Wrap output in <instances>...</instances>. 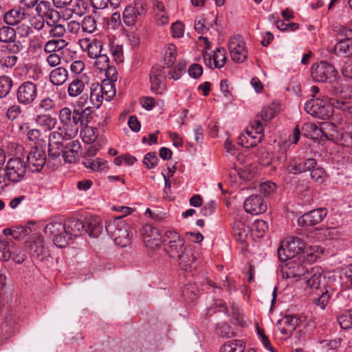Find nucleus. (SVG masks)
I'll list each match as a JSON object with an SVG mask.
<instances>
[{
  "mask_svg": "<svg viewBox=\"0 0 352 352\" xmlns=\"http://www.w3.org/2000/svg\"><path fill=\"white\" fill-rule=\"evenodd\" d=\"M28 17V13L21 7L14 8L3 15V21L8 25H16Z\"/></svg>",
  "mask_w": 352,
  "mask_h": 352,
  "instance_id": "4be33fe9",
  "label": "nucleus"
},
{
  "mask_svg": "<svg viewBox=\"0 0 352 352\" xmlns=\"http://www.w3.org/2000/svg\"><path fill=\"white\" fill-rule=\"evenodd\" d=\"M105 229L118 245L126 247L129 244L132 232L129 230V226L122 219V217H116L107 221Z\"/></svg>",
  "mask_w": 352,
  "mask_h": 352,
  "instance_id": "20e7f679",
  "label": "nucleus"
},
{
  "mask_svg": "<svg viewBox=\"0 0 352 352\" xmlns=\"http://www.w3.org/2000/svg\"><path fill=\"white\" fill-rule=\"evenodd\" d=\"M327 211L324 208L311 210L305 213L298 219V224L301 227L313 226L320 223L327 216Z\"/></svg>",
  "mask_w": 352,
  "mask_h": 352,
  "instance_id": "f8f14e48",
  "label": "nucleus"
},
{
  "mask_svg": "<svg viewBox=\"0 0 352 352\" xmlns=\"http://www.w3.org/2000/svg\"><path fill=\"white\" fill-rule=\"evenodd\" d=\"M329 102L330 105L332 107V113L333 112V108L339 109L343 112H349L352 107V104L349 100L342 98H331L329 100Z\"/></svg>",
  "mask_w": 352,
  "mask_h": 352,
  "instance_id": "37998d69",
  "label": "nucleus"
},
{
  "mask_svg": "<svg viewBox=\"0 0 352 352\" xmlns=\"http://www.w3.org/2000/svg\"><path fill=\"white\" fill-rule=\"evenodd\" d=\"M85 232H88L90 236L98 237L103 230V226L101 220L98 217H90L85 219Z\"/></svg>",
  "mask_w": 352,
  "mask_h": 352,
  "instance_id": "393cba45",
  "label": "nucleus"
},
{
  "mask_svg": "<svg viewBox=\"0 0 352 352\" xmlns=\"http://www.w3.org/2000/svg\"><path fill=\"white\" fill-rule=\"evenodd\" d=\"M22 109L19 104H13L9 107L7 110L6 115L7 118L10 120H14L16 119L19 116L21 113Z\"/></svg>",
  "mask_w": 352,
  "mask_h": 352,
  "instance_id": "774afa93",
  "label": "nucleus"
},
{
  "mask_svg": "<svg viewBox=\"0 0 352 352\" xmlns=\"http://www.w3.org/2000/svg\"><path fill=\"white\" fill-rule=\"evenodd\" d=\"M148 6L146 0H135L127 6L122 12V20L128 27H133L140 22L146 15Z\"/></svg>",
  "mask_w": 352,
  "mask_h": 352,
  "instance_id": "423d86ee",
  "label": "nucleus"
},
{
  "mask_svg": "<svg viewBox=\"0 0 352 352\" xmlns=\"http://www.w3.org/2000/svg\"><path fill=\"white\" fill-rule=\"evenodd\" d=\"M159 159L157 156L156 153H146L143 159V164L148 169L154 168L158 164Z\"/></svg>",
  "mask_w": 352,
  "mask_h": 352,
  "instance_id": "5fc2aeb1",
  "label": "nucleus"
},
{
  "mask_svg": "<svg viewBox=\"0 0 352 352\" xmlns=\"http://www.w3.org/2000/svg\"><path fill=\"white\" fill-rule=\"evenodd\" d=\"M35 123L46 131H51L56 126L57 121L50 114H39L35 118Z\"/></svg>",
  "mask_w": 352,
  "mask_h": 352,
  "instance_id": "2f4dec72",
  "label": "nucleus"
},
{
  "mask_svg": "<svg viewBox=\"0 0 352 352\" xmlns=\"http://www.w3.org/2000/svg\"><path fill=\"white\" fill-rule=\"evenodd\" d=\"M91 112L90 107L85 109H75L73 111L69 107L62 108L58 113V118L62 126L56 131L64 134L72 139L74 138L78 132L79 126L87 125V116Z\"/></svg>",
  "mask_w": 352,
  "mask_h": 352,
  "instance_id": "f03ea898",
  "label": "nucleus"
},
{
  "mask_svg": "<svg viewBox=\"0 0 352 352\" xmlns=\"http://www.w3.org/2000/svg\"><path fill=\"white\" fill-rule=\"evenodd\" d=\"M0 254L3 261H8L12 258L15 263L20 264L25 259V254L23 250L13 243H8L3 250H0Z\"/></svg>",
  "mask_w": 352,
  "mask_h": 352,
  "instance_id": "4468645a",
  "label": "nucleus"
},
{
  "mask_svg": "<svg viewBox=\"0 0 352 352\" xmlns=\"http://www.w3.org/2000/svg\"><path fill=\"white\" fill-rule=\"evenodd\" d=\"M245 345L241 340H232L221 347V352H243Z\"/></svg>",
  "mask_w": 352,
  "mask_h": 352,
  "instance_id": "4c0bfd02",
  "label": "nucleus"
},
{
  "mask_svg": "<svg viewBox=\"0 0 352 352\" xmlns=\"http://www.w3.org/2000/svg\"><path fill=\"white\" fill-rule=\"evenodd\" d=\"M67 44L68 43L63 38L55 39L54 38L45 43L44 50L49 53L54 52L63 49Z\"/></svg>",
  "mask_w": 352,
  "mask_h": 352,
  "instance_id": "58836bf2",
  "label": "nucleus"
},
{
  "mask_svg": "<svg viewBox=\"0 0 352 352\" xmlns=\"http://www.w3.org/2000/svg\"><path fill=\"white\" fill-rule=\"evenodd\" d=\"M32 232L29 226H21L14 229V239L21 240Z\"/></svg>",
  "mask_w": 352,
  "mask_h": 352,
  "instance_id": "13d9d810",
  "label": "nucleus"
},
{
  "mask_svg": "<svg viewBox=\"0 0 352 352\" xmlns=\"http://www.w3.org/2000/svg\"><path fill=\"white\" fill-rule=\"evenodd\" d=\"M232 232L234 236L237 241L243 243L246 241L248 236L250 228L245 223L241 217L236 216L232 223Z\"/></svg>",
  "mask_w": 352,
  "mask_h": 352,
  "instance_id": "5701e85b",
  "label": "nucleus"
},
{
  "mask_svg": "<svg viewBox=\"0 0 352 352\" xmlns=\"http://www.w3.org/2000/svg\"><path fill=\"white\" fill-rule=\"evenodd\" d=\"M79 44L84 52H87L89 58L94 59L102 52V43L100 41L89 38L79 40Z\"/></svg>",
  "mask_w": 352,
  "mask_h": 352,
  "instance_id": "6ab92c4d",
  "label": "nucleus"
},
{
  "mask_svg": "<svg viewBox=\"0 0 352 352\" xmlns=\"http://www.w3.org/2000/svg\"><path fill=\"white\" fill-rule=\"evenodd\" d=\"M44 232L53 236L54 244L58 248H64L67 245V235L65 234V221L53 219L45 225Z\"/></svg>",
  "mask_w": 352,
  "mask_h": 352,
  "instance_id": "1a4fd4ad",
  "label": "nucleus"
},
{
  "mask_svg": "<svg viewBox=\"0 0 352 352\" xmlns=\"http://www.w3.org/2000/svg\"><path fill=\"white\" fill-rule=\"evenodd\" d=\"M303 258L309 262H315L320 258L319 248L317 246H309L305 245V249L302 251Z\"/></svg>",
  "mask_w": 352,
  "mask_h": 352,
  "instance_id": "de8ad7c7",
  "label": "nucleus"
},
{
  "mask_svg": "<svg viewBox=\"0 0 352 352\" xmlns=\"http://www.w3.org/2000/svg\"><path fill=\"white\" fill-rule=\"evenodd\" d=\"M260 192L264 196H268L274 193L276 189V185L272 182H265L260 185Z\"/></svg>",
  "mask_w": 352,
  "mask_h": 352,
  "instance_id": "680f3d73",
  "label": "nucleus"
},
{
  "mask_svg": "<svg viewBox=\"0 0 352 352\" xmlns=\"http://www.w3.org/2000/svg\"><path fill=\"white\" fill-rule=\"evenodd\" d=\"M29 249L30 254L38 259L42 260L46 254L43 241L41 239H37L32 242L29 245Z\"/></svg>",
  "mask_w": 352,
  "mask_h": 352,
  "instance_id": "f704fd0d",
  "label": "nucleus"
},
{
  "mask_svg": "<svg viewBox=\"0 0 352 352\" xmlns=\"http://www.w3.org/2000/svg\"><path fill=\"white\" fill-rule=\"evenodd\" d=\"M80 23L82 32L91 34L96 30V21L91 15L85 16Z\"/></svg>",
  "mask_w": 352,
  "mask_h": 352,
  "instance_id": "a19ab883",
  "label": "nucleus"
},
{
  "mask_svg": "<svg viewBox=\"0 0 352 352\" xmlns=\"http://www.w3.org/2000/svg\"><path fill=\"white\" fill-rule=\"evenodd\" d=\"M36 12L39 17H45L47 19H52L57 12L52 7L51 3L48 1H37L36 4Z\"/></svg>",
  "mask_w": 352,
  "mask_h": 352,
  "instance_id": "bb28decb",
  "label": "nucleus"
},
{
  "mask_svg": "<svg viewBox=\"0 0 352 352\" xmlns=\"http://www.w3.org/2000/svg\"><path fill=\"white\" fill-rule=\"evenodd\" d=\"M166 78L164 69L161 66L153 67L150 73L151 90L156 94L161 93Z\"/></svg>",
  "mask_w": 352,
  "mask_h": 352,
  "instance_id": "a211bd4d",
  "label": "nucleus"
},
{
  "mask_svg": "<svg viewBox=\"0 0 352 352\" xmlns=\"http://www.w3.org/2000/svg\"><path fill=\"white\" fill-rule=\"evenodd\" d=\"M285 272L288 278H301L310 274L309 268L296 260L286 263Z\"/></svg>",
  "mask_w": 352,
  "mask_h": 352,
  "instance_id": "aec40b11",
  "label": "nucleus"
},
{
  "mask_svg": "<svg viewBox=\"0 0 352 352\" xmlns=\"http://www.w3.org/2000/svg\"><path fill=\"white\" fill-rule=\"evenodd\" d=\"M331 91L333 94L340 96L342 99L349 100L352 98V85L342 84L340 80H338L331 87Z\"/></svg>",
  "mask_w": 352,
  "mask_h": 352,
  "instance_id": "c85d7f7f",
  "label": "nucleus"
},
{
  "mask_svg": "<svg viewBox=\"0 0 352 352\" xmlns=\"http://www.w3.org/2000/svg\"><path fill=\"white\" fill-rule=\"evenodd\" d=\"M142 235L146 245L157 246L162 241L165 252L177 261L182 270H188L195 261L192 248L185 245L184 239L175 230H166L162 237L157 228L146 225L142 228Z\"/></svg>",
  "mask_w": 352,
  "mask_h": 352,
  "instance_id": "f257e3e1",
  "label": "nucleus"
},
{
  "mask_svg": "<svg viewBox=\"0 0 352 352\" xmlns=\"http://www.w3.org/2000/svg\"><path fill=\"white\" fill-rule=\"evenodd\" d=\"M27 171L26 162L20 157L9 159L2 170L1 193L8 188L21 182Z\"/></svg>",
  "mask_w": 352,
  "mask_h": 352,
  "instance_id": "7ed1b4c3",
  "label": "nucleus"
},
{
  "mask_svg": "<svg viewBox=\"0 0 352 352\" xmlns=\"http://www.w3.org/2000/svg\"><path fill=\"white\" fill-rule=\"evenodd\" d=\"M164 61L165 65L169 67H171L176 58L175 56V46L174 45H170L164 51Z\"/></svg>",
  "mask_w": 352,
  "mask_h": 352,
  "instance_id": "864d4df0",
  "label": "nucleus"
},
{
  "mask_svg": "<svg viewBox=\"0 0 352 352\" xmlns=\"http://www.w3.org/2000/svg\"><path fill=\"white\" fill-rule=\"evenodd\" d=\"M84 166L91 170L92 171H101L107 168V162L102 160L100 158H96L95 160L91 159H86L83 161Z\"/></svg>",
  "mask_w": 352,
  "mask_h": 352,
  "instance_id": "79ce46f5",
  "label": "nucleus"
},
{
  "mask_svg": "<svg viewBox=\"0 0 352 352\" xmlns=\"http://www.w3.org/2000/svg\"><path fill=\"white\" fill-rule=\"evenodd\" d=\"M305 111L314 117L322 120H328L332 116V107L330 102L316 98H312L305 104Z\"/></svg>",
  "mask_w": 352,
  "mask_h": 352,
  "instance_id": "6e6552de",
  "label": "nucleus"
},
{
  "mask_svg": "<svg viewBox=\"0 0 352 352\" xmlns=\"http://www.w3.org/2000/svg\"><path fill=\"white\" fill-rule=\"evenodd\" d=\"M38 85L32 81H25L18 87L16 99L19 104L32 106L38 98Z\"/></svg>",
  "mask_w": 352,
  "mask_h": 352,
  "instance_id": "0eeeda50",
  "label": "nucleus"
},
{
  "mask_svg": "<svg viewBox=\"0 0 352 352\" xmlns=\"http://www.w3.org/2000/svg\"><path fill=\"white\" fill-rule=\"evenodd\" d=\"M306 279L307 285L310 288L318 289L321 282V275L314 274L309 276V274L307 275L305 278Z\"/></svg>",
  "mask_w": 352,
  "mask_h": 352,
  "instance_id": "0e129e2a",
  "label": "nucleus"
},
{
  "mask_svg": "<svg viewBox=\"0 0 352 352\" xmlns=\"http://www.w3.org/2000/svg\"><path fill=\"white\" fill-rule=\"evenodd\" d=\"M65 232L67 235V243L72 236H77L85 232V224L84 222L76 219H72L65 221Z\"/></svg>",
  "mask_w": 352,
  "mask_h": 352,
  "instance_id": "412c9836",
  "label": "nucleus"
},
{
  "mask_svg": "<svg viewBox=\"0 0 352 352\" xmlns=\"http://www.w3.org/2000/svg\"><path fill=\"white\" fill-rule=\"evenodd\" d=\"M311 76L317 82L328 83L331 87L340 80L335 67L327 61L314 63L311 67Z\"/></svg>",
  "mask_w": 352,
  "mask_h": 352,
  "instance_id": "39448f33",
  "label": "nucleus"
},
{
  "mask_svg": "<svg viewBox=\"0 0 352 352\" xmlns=\"http://www.w3.org/2000/svg\"><path fill=\"white\" fill-rule=\"evenodd\" d=\"M279 111L278 104L272 103L271 105L264 107L258 115L262 121L267 122L273 119Z\"/></svg>",
  "mask_w": 352,
  "mask_h": 352,
  "instance_id": "473e14b6",
  "label": "nucleus"
},
{
  "mask_svg": "<svg viewBox=\"0 0 352 352\" xmlns=\"http://www.w3.org/2000/svg\"><path fill=\"white\" fill-rule=\"evenodd\" d=\"M90 89V101L96 108H99L102 104V100H104L101 91L99 90V83H92Z\"/></svg>",
  "mask_w": 352,
  "mask_h": 352,
  "instance_id": "c9c22d12",
  "label": "nucleus"
},
{
  "mask_svg": "<svg viewBox=\"0 0 352 352\" xmlns=\"http://www.w3.org/2000/svg\"><path fill=\"white\" fill-rule=\"evenodd\" d=\"M334 30L337 35L340 36L338 41H352V28L344 25H337Z\"/></svg>",
  "mask_w": 352,
  "mask_h": 352,
  "instance_id": "3c124183",
  "label": "nucleus"
},
{
  "mask_svg": "<svg viewBox=\"0 0 352 352\" xmlns=\"http://www.w3.org/2000/svg\"><path fill=\"white\" fill-rule=\"evenodd\" d=\"M111 53L113 57V59L117 63H122L124 60L123 58V50L122 45H112L111 46Z\"/></svg>",
  "mask_w": 352,
  "mask_h": 352,
  "instance_id": "69168bd1",
  "label": "nucleus"
},
{
  "mask_svg": "<svg viewBox=\"0 0 352 352\" xmlns=\"http://www.w3.org/2000/svg\"><path fill=\"white\" fill-rule=\"evenodd\" d=\"M99 90L107 101H110L116 93L115 84L111 80H103L101 84L99 83Z\"/></svg>",
  "mask_w": 352,
  "mask_h": 352,
  "instance_id": "72a5a7b5",
  "label": "nucleus"
},
{
  "mask_svg": "<svg viewBox=\"0 0 352 352\" xmlns=\"http://www.w3.org/2000/svg\"><path fill=\"white\" fill-rule=\"evenodd\" d=\"M46 154L43 149L34 147L27 157V163L32 172H40L45 164Z\"/></svg>",
  "mask_w": 352,
  "mask_h": 352,
  "instance_id": "ddd939ff",
  "label": "nucleus"
},
{
  "mask_svg": "<svg viewBox=\"0 0 352 352\" xmlns=\"http://www.w3.org/2000/svg\"><path fill=\"white\" fill-rule=\"evenodd\" d=\"M298 320V318L294 316H286L278 324L285 325L289 329L291 327V330L294 331L297 326Z\"/></svg>",
  "mask_w": 352,
  "mask_h": 352,
  "instance_id": "bf43d9fd",
  "label": "nucleus"
},
{
  "mask_svg": "<svg viewBox=\"0 0 352 352\" xmlns=\"http://www.w3.org/2000/svg\"><path fill=\"white\" fill-rule=\"evenodd\" d=\"M317 166V162L314 158H308L302 161L300 158L294 157L289 161L287 170L292 174H300L311 170Z\"/></svg>",
  "mask_w": 352,
  "mask_h": 352,
  "instance_id": "dca6fc26",
  "label": "nucleus"
},
{
  "mask_svg": "<svg viewBox=\"0 0 352 352\" xmlns=\"http://www.w3.org/2000/svg\"><path fill=\"white\" fill-rule=\"evenodd\" d=\"M204 63L210 69L222 68L226 62V50L223 47H217L213 55L205 51L203 53Z\"/></svg>",
  "mask_w": 352,
  "mask_h": 352,
  "instance_id": "2eb2a0df",
  "label": "nucleus"
},
{
  "mask_svg": "<svg viewBox=\"0 0 352 352\" xmlns=\"http://www.w3.org/2000/svg\"><path fill=\"white\" fill-rule=\"evenodd\" d=\"M85 89L83 81L79 78H75L71 81L67 87V93L69 97L76 98L80 96Z\"/></svg>",
  "mask_w": 352,
  "mask_h": 352,
  "instance_id": "e433bc0d",
  "label": "nucleus"
},
{
  "mask_svg": "<svg viewBox=\"0 0 352 352\" xmlns=\"http://www.w3.org/2000/svg\"><path fill=\"white\" fill-rule=\"evenodd\" d=\"M172 36L174 38H181L184 33V25L180 21L173 23L171 26Z\"/></svg>",
  "mask_w": 352,
  "mask_h": 352,
  "instance_id": "338daca9",
  "label": "nucleus"
},
{
  "mask_svg": "<svg viewBox=\"0 0 352 352\" xmlns=\"http://www.w3.org/2000/svg\"><path fill=\"white\" fill-rule=\"evenodd\" d=\"M278 256L281 262H289L294 258L289 249L287 247L285 248L283 244L278 250Z\"/></svg>",
  "mask_w": 352,
  "mask_h": 352,
  "instance_id": "e2e57ef3",
  "label": "nucleus"
},
{
  "mask_svg": "<svg viewBox=\"0 0 352 352\" xmlns=\"http://www.w3.org/2000/svg\"><path fill=\"white\" fill-rule=\"evenodd\" d=\"M230 54L233 61L243 63L248 57L245 43L240 36L232 37L228 43Z\"/></svg>",
  "mask_w": 352,
  "mask_h": 352,
  "instance_id": "9b49d317",
  "label": "nucleus"
},
{
  "mask_svg": "<svg viewBox=\"0 0 352 352\" xmlns=\"http://www.w3.org/2000/svg\"><path fill=\"white\" fill-rule=\"evenodd\" d=\"M49 79L50 82L55 86L62 85L68 79V71L63 67H58L51 71Z\"/></svg>",
  "mask_w": 352,
  "mask_h": 352,
  "instance_id": "cd10ccee",
  "label": "nucleus"
},
{
  "mask_svg": "<svg viewBox=\"0 0 352 352\" xmlns=\"http://www.w3.org/2000/svg\"><path fill=\"white\" fill-rule=\"evenodd\" d=\"M335 50L346 56H352V41H338Z\"/></svg>",
  "mask_w": 352,
  "mask_h": 352,
  "instance_id": "8fccbe9b",
  "label": "nucleus"
},
{
  "mask_svg": "<svg viewBox=\"0 0 352 352\" xmlns=\"http://www.w3.org/2000/svg\"><path fill=\"white\" fill-rule=\"evenodd\" d=\"M215 333L217 336L222 338H232L235 336V333L232 327L227 323H221L217 324Z\"/></svg>",
  "mask_w": 352,
  "mask_h": 352,
  "instance_id": "09e8293b",
  "label": "nucleus"
},
{
  "mask_svg": "<svg viewBox=\"0 0 352 352\" xmlns=\"http://www.w3.org/2000/svg\"><path fill=\"white\" fill-rule=\"evenodd\" d=\"M94 59L96 60L94 62L95 66L101 72H102L104 69H107L109 65V57L107 54H102V52Z\"/></svg>",
  "mask_w": 352,
  "mask_h": 352,
  "instance_id": "4d7b16f0",
  "label": "nucleus"
},
{
  "mask_svg": "<svg viewBox=\"0 0 352 352\" xmlns=\"http://www.w3.org/2000/svg\"><path fill=\"white\" fill-rule=\"evenodd\" d=\"M243 208L248 213L256 215L266 211L267 204L261 196L252 195L245 199Z\"/></svg>",
  "mask_w": 352,
  "mask_h": 352,
  "instance_id": "f3484780",
  "label": "nucleus"
},
{
  "mask_svg": "<svg viewBox=\"0 0 352 352\" xmlns=\"http://www.w3.org/2000/svg\"><path fill=\"white\" fill-rule=\"evenodd\" d=\"M12 85L11 78L4 75L0 76V98H5L10 92Z\"/></svg>",
  "mask_w": 352,
  "mask_h": 352,
  "instance_id": "49530a36",
  "label": "nucleus"
},
{
  "mask_svg": "<svg viewBox=\"0 0 352 352\" xmlns=\"http://www.w3.org/2000/svg\"><path fill=\"white\" fill-rule=\"evenodd\" d=\"M72 140L64 134L53 131L50 132L48 137V154L52 159H56L63 155V142Z\"/></svg>",
  "mask_w": 352,
  "mask_h": 352,
  "instance_id": "9d476101",
  "label": "nucleus"
},
{
  "mask_svg": "<svg viewBox=\"0 0 352 352\" xmlns=\"http://www.w3.org/2000/svg\"><path fill=\"white\" fill-rule=\"evenodd\" d=\"M311 177L318 184H322L325 181L326 173L324 170L321 167H315L310 170Z\"/></svg>",
  "mask_w": 352,
  "mask_h": 352,
  "instance_id": "6e6d98bb",
  "label": "nucleus"
},
{
  "mask_svg": "<svg viewBox=\"0 0 352 352\" xmlns=\"http://www.w3.org/2000/svg\"><path fill=\"white\" fill-rule=\"evenodd\" d=\"M254 133V131L247 130L246 134L240 137L239 144L247 148L256 146L261 141L263 135Z\"/></svg>",
  "mask_w": 352,
  "mask_h": 352,
  "instance_id": "c756f323",
  "label": "nucleus"
},
{
  "mask_svg": "<svg viewBox=\"0 0 352 352\" xmlns=\"http://www.w3.org/2000/svg\"><path fill=\"white\" fill-rule=\"evenodd\" d=\"M16 38V30L9 26L0 28V41L2 43L14 42Z\"/></svg>",
  "mask_w": 352,
  "mask_h": 352,
  "instance_id": "c03bdc74",
  "label": "nucleus"
},
{
  "mask_svg": "<svg viewBox=\"0 0 352 352\" xmlns=\"http://www.w3.org/2000/svg\"><path fill=\"white\" fill-rule=\"evenodd\" d=\"M285 247L289 249L294 257L299 254H302L305 249V243L302 239L294 236L291 237L286 242Z\"/></svg>",
  "mask_w": 352,
  "mask_h": 352,
  "instance_id": "7c9ffc66",
  "label": "nucleus"
},
{
  "mask_svg": "<svg viewBox=\"0 0 352 352\" xmlns=\"http://www.w3.org/2000/svg\"><path fill=\"white\" fill-rule=\"evenodd\" d=\"M80 144L78 140H74L68 143L63 148V157L65 162L72 164L76 161V157L80 149Z\"/></svg>",
  "mask_w": 352,
  "mask_h": 352,
  "instance_id": "b1692460",
  "label": "nucleus"
},
{
  "mask_svg": "<svg viewBox=\"0 0 352 352\" xmlns=\"http://www.w3.org/2000/svg\"><path fill=\"white\" fill-rule=\"evenodd\" d=\"M56 107V101L50 97H45L41 100L38 107L45 111H50Z\"/></svg>",
  "mask_w": 352,
  "mask_h": 352,
  "instance_id": "052dcab7",
  "label": "nucleus"
},
{
  "mask_svg": "<svg viewBox=\"0 0 352 352\" xmlns=\"http://www.w3.org/2000/svg\"><path fill=\"white\" fill-rule=\"evenodd\" d=\"M340 327L343 329L352 328V309L347 311L338 318Z\"/></svg>",
  "mask_w": 352,
  "mask_h": 352,
  "instance_id": "603ef678",
  "label": "nucleus"
},
{
  "mask_svg": "<svg viewBox=\"0 0 352 352\" xmlns=\"http://www.w3.org/2000/svg\"><path fill=\"white\" fill-rule=\"evenodd\" d=\"M339 292H336L331 286L324 287L318 298L314 299L315 304L321 309H324L329 302L330 299L334 296H338Z\"/></svg>",
  "mask_w": 352,
  "mask_h": 352,
  "instance_id": "a878e982",
  "label": "nucleus"
},
{
  "mask_svg": "<svg viewBox=\"0 0 352 352\" xmlns=\"http://www.w3.org/2000/svg\"><path fill=\"white\" fill-rule=\"evenodd\" d=\"M17 56L6 50H1L0 53V66L2 67H12L17 61Z\"/></svg>",
  "mask_w": 352,
  "mask_h": 352,
  "instance_id": "ea45409f",
  "label": "nucleus"
},
{
  "mask_svg": "<svg viewBox=\"0 0 352 352\" xmlns=\"http://www.w3.org/2000/svg\"><path fill=\"white\" fill-rule=\"evenodd\" d=\"M46 23L50 28L49 34L52 38L62 37L66 32V28L65 26L63 25L56 23L54 21H53L52 23L47 21Z\"/></svg>",
  "mask_w": 352,
  "mask_h": 352,
  "instance_id": "a18cd8bd",
  "label": "nucleus"
}]
</instances>
